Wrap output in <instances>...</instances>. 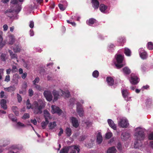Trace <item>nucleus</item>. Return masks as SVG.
<instances>
[{
  "instance_id": "9",
  "label": "nucleus",
  "mask_w": 153,
  "mask_h": 153,
  "mask_svg": "<svg viewBox=\"0 0 153 153\" xmlns=\"http://www.w3.org/2000/svg\"><path fill=\"white\" fill-rule=\"evenodd\" d=\"M51 112L53 114L57 113L59 115H60L62 113V110L58 107L56 106L55 105H52L51 106Z\"/></svg>"
},
{
  "instance_id": "23",
  "label": "nucleus",
  "mask_w": 153,
  "mask_h": 153,
  "mask_svg": "<svg viewBox=\"0 0 153 153\" xmlns=\"http://www.w3.org/2000/svg\"><path fill=\"white\" fill-rule=\"evenodd\" d=\"M102 136L100 132H98L97 135V141L98 144H100L102 141Z\"/></svg>"
},
{
  "instance_id": "32",
  "label": "nucleus",
  "mask_w": 153,
  "mask_h": 153,
  "mask_svg": "<svg viewBox=\"0 0 153 153\" xmlns=\"http://www.w3.org/2000/svg\"><path fill=\"white\" fill-rule=\"evenodd\" d=\"M123 71L124 73L126 74H128L131 73L130 70L127 67L123 68Z\"/></svg>"
},
{
  "instance_id": "40",
  "label": "nucleus",
  "mask_w": 153,
  "mask_h": 153,
  "mask_svg": "<svg viewBox=\"0 0 153 153\" xmlns=\"http://www.w3.org/2000/svg\"><path fill=\"white\" fill-rule=\"evenodd\" d=\"M65 132L66 134L68 136H70L71 134V130L69 128H67L66 129Z\"/></svg>"
},
{
  "instance_id": "47",
  "label": "nucleus",
  "mask_w": 153,
  "mask_h": 153,
  "mask_svg": "<svg viewBox=\"0 0 153 153\" xmlns=\"http://www.w3.org/2000/svg\"><path fill=\"white\" fill-rule=\"evenodd\" d=\"M17 126L18 127H24L25 126L24 124L20 122H19L17 123Z\"/></svg>"
},
{
  "instance_id": "20",
  "label": "nucleus",
  "mask_w": 153,
  "mask_h": 153,
  "mask_svg": "<svg viewBox=\"0 0 153 153\" xmlns=\"http://www.w3.org/2000/svg\"><path fill=\"white\" fill-rule=\"evenodd\" d=\"M70 119L73 126L76 128L78 126L79 124L78 120L76 118L72 117L70 118Z\"/></svg>"
},
{
  "instance_id": "64",
  "label": "nucleus",
  "mask_w": 153,
  "mask_h": 153,
  "mask_svg": "<svg viewBox=\"0 0 153 153\" xmlns=\"http://www.w3.org/2000/svg\"><path fill=\"white\" fill-rule=\"evenodd\" d=\"M31 122L34 125H36L37 123V121L35 119H34V120H31Z\"/></svg>"
},
{
  "instance_id": "2",
  "label": "nucleus",
  "mask_w": 153,
  "mask_h": 153,
  "mask_svg": "<svg viewBox=\"0 0 153 153\" xmlns=\"http://www.w3.org/2000/svg\"><path fill=\"white\" fill-rule=\"evenodd\" d=\"M10 3L13 5L11 9L7 10L6 13V15L10 19H16L13 16L12 12H15L16 13H19L21 9V4H19L17 0H11Z\"/></svg>"
},
{
  "instance_id": "48",
  "label": "nucleus",
  "mask_w": 153,
  "mask_h": 153,
  "mask_svg": "<svg viewBox=\"0 0 153 153\" xmlns=\"http://www.w3.org/2000/svg\"><path fill=\"white\" fill-rule=\"evenodd\" d=\"M39 81V79L38 77L36 78L33 81V83L34 85L36 84V83H38Z\"/></svg>"
},
{
  "instance_id": "49",
  "label": "nucleus",
  "mask_w": 153,
  "mask_h": 153,
  "mask_svg": "<svg viewBox=\"0 0 153 153\" xmlns=\"http://www.w3.org/2000/svg\"><path fill=\"white\" fill-rule=\"evenodd\" d=\"M10 80V77L9 75H6L5 76L4 81L6 82H8Z\"/></svg>"
},
{
  "instance_id": "12",
  "label": "nucleus",
  "mask_w": 153,
  "mask_h": 153,
  "mask_svg": "<svg viewBox=\"0 0 153 153\" xmlns=\"http://www.w3.org/2000/svg\"><path fill=\"white\" fill-rule=\"evenodd\" d=\"M67 5L66 1H61L60 3L58 5L60 9L62 11L64 10Z\"/></svg>"
},
{
  "instance_id": "56",
  "label": "nucleus",
  "mask_w": 153,
  "mask_h": 153,
  "mask_svg": "<svg viewBox=\"0 0 153 153\" xmlns=\"http://www.w3.org/2000/svg\"><path fill=\"white\" fill-rule=\"evenodd\" d=\"M3 69L0 68V79H2V76L3 75Z\"/></svg>"
},
{
  "instance_id": "10",
  "label": "nucleus",
  "mask_w": 153,
  "mask_h": 153,
  "mask_svg": "<svg viewBox=\"0 0 153 153\" xmlns=\"http://www.w3.org/2000/svg\"><path fill=\"white\" fill-rule=\"evenodd\" d=\"M46 99L48 101H51L53 99V96L51 92L48 91H45L43 93Z\"/></svg>"
},
{
  "instance_id": "59",
  "label": "nucleus",
  "mask_w": 153,
  "mask_h": 153,
  "mask_svg": "<svg viewBox=\"0 0 153 153\" xmlns=\"http://www.w3.org/2000/svg\"><path fill=\"white\" fill-rule=\"evenodd\" d=\"M109 51H112V49H113L114 47V45L112 44H111L109 45Z\"/></svg>"
},
{
  "instance_id": "41",
  "label": "nucleus",
  "mask_w": 153,
  "mask_h": 153,
  "mask_svg": "<svg viewBox=\"0 0 153 153\" xmlns=\"http://www.w3.org/2000/svg\"><path fill=\"white\" fill-rule=\"evenodd\" d=\"M147 48L149 50H152L153 49V44L152 42H149L148 43Z\"/></svg>"
},
{
  "instance_id": "16",
  "label": "nucleus",
  "mask_w": 153,
  "mask_h": 153,
  "mask_svg": "<svg viewBox=\"0 0 153 153\" xmlns=\"http://www.w3.org/2000/svg\"><path fill=\"white\" fill-rule=\"evenodd\" d=\"M130 134L127 132H123L121 135V138L123 140L126 141L130 137Z\"/></svg>"
},
{
  "instance_id": "39",
  "label": "nucleus",
  "mask_w": 153,
  "mask_h": 153,
  "mask_svg": "<svg viewBox=\"0 0 153 153\" xmlns=\"http://www.w3.org/2000/svg\"><path fill=\"white\" fill-rule=\"evenodd\" d=\"M9 118L13 121L16 122L17 120V119L13 114H9Z\"/></svg>"
},
{
  "instance_id": "42",
  "label": "nucleus",
  "mask_w": 153,
  "mask_h": 153,
  "mask_svg": "<svg viewBox=\"0 0 153 153\" xmlns=\"http://www.w3.org/2000/svg\"><path fill=\"white\" fill-rule=\"evenodd\" d=\"M26 105L27 106V108L29 109L30 108L32 109V105H31L30 102V101L29 99H28L26 102Z\"/></svg>"
},
{
  "instance_id": "51",
  "label": "nucleus",
  "mask_w": 153,
  "mask_h": 153,
  "mask_svg": "<svg viewBox=\"0 0 153 153\" xmlns=\"http://www.w3.org/2000/svg\"><path fill=\"white\" fill-rule=\"evenodd\" d=\"M17 69L16 66L13 65L12 67V72L15 73L17 71Z\"/></svg>"
},
{
  "instance_id": "4",
  "label": "nucleus",
  "mask_w": 153,
  "mask_h": 153,
  "mask_svg": "<svg viewBox=\"0 0 153 153\" xmlns=\"http://www.w3.org/2000/svg\"><path fill=\"white\" fill-rule=\"evenodd\" d=\"M53 94L54 96L53 101H56L59 98L60 96H64L66 97H68L70 95L69 92L68 91H66L65 92L61 90H59V91L54 90L53 91Z\"/></svg>"
},
{
  "instance_id": "29",
  "label": "nucleus",
  "mask_w": 153,
  "mask_h": 153,
  "mask_svg": "<svg viewBox=\"0 0 153 153\" xmlns=\"http://www.w3.org/2000/svg\"><path fill=\"white\" fill-rule=\"evenodd\" d=\"M4 90L7 91L9 92H12L14 91L15 89V88L13 86H10L9 87L7 88H4Z\"/></svg>"
},
{
  "instance_id": "25",
  "label": "nucleus",
  "mask_w": 153,
  "mask_h": 153,
  "mask_svg": "<svg viewBox=\"0 0 153 153\" xmlns=\"http://www.w3.org/2000/svg\"><path fill=\"white\" fill-rule=\"evenodd\" d=\"M21 46L20 45H15L13 50L14 52L17 53L20 52L21 50Z\"/></svg>"
},
{
  "instance_id": "55",
  "label": "nucleus",
  "mask_w": 153,
  "mask_h": 153,
  "mask_svg": "<svg viewBox=\"0 0 153 153\" xmlns=\"http://www.w3.org/2000/svg\"><path fill=\"white\" fill-rule=\"evenodd\" d=\"M67 22L71 24L72 26H75L76 24L74 22H72V21H71L69 20H67Z\"/></svg>"
},
{
  "instance_id": "38",
  "label": "nucleus",
  "mask_w": 153,
  "mask_h": 153,
  "mask_svg": "<svg viewBox=\"0 0 153 153\" xmlns=\"http://www.w3.org/2000/svg\"><path fill=\"white\" fill-rule=\"evenodd\" d=\"M48 123V120H45V121L42 122L41 123V126L42 128L43 129L45 128L46 126H47Z\"/></svg>"
},
{
  "instance_id": "62",
  "label": "nucleus",
  "mask_w": 153,
  "mask_h": 153,
  "mask_svg": "<svg viewBox=\"0 0 153 153\" xmlns=\"http://www.w3.org/2000/svg\"><path fill=\"white\" fill-rule=\"evenodd\" d=\"M59 130H60V131L58 135L59 136H60L62 134H63V130L62 128H59Z\"/></svg>"
},
{
  "instance_id": "52",
  "label": "nucleus",
  "mask_w": 153,
  "mask_h": 153,
  "mask_svg": "<svg viewBox=\"0 0 153 153\" xmlns=\"http://www.w3.org/2000/svg\"><path fill=\"white\" fill-rule=\"evenodd\" d=\"M29 95L31 97L33 94V91L31 89H29Z\"/></svg>"
},
{
  "instance_id": "18",
  "label": "nucleus",
  "mask_w": 153,
  "mask_h": 153,
  "mask_svg": "<svg viewBox=\"0 0 153 153\" xmlns=\"http://www.w3.org/2000/svg\"><path fill=\"white\" fill-rule=\"evenodd\" d=\"M3 32L0 31V48L3 47L6 44V42L3 40L2 37Z\"/></svg>"
},
{
  "instance_id": "37",
  "label": "nucleus",
  "mask_w": 153,
  "mask_h": 153,
  "mask_svg": "<svg viewBox=\"0 0 153 153\" xmlns=\"http://www.w3.org/2000/svg\"><path fill=\"white\" fill-rule=\"evenodd\" d=\"M12 108L13 111L14 113L17 116L19 114V111L18 108L16 106H13Z\"/></svg>"
},
{
  "instance_id": "31",
  "label": "nucleus",
  "mask_w": 153,
  "mask_h": 153,
  "mask_svg": "<svg viewBox=\"0 0 153 153\" xmlns=\"http://www.w3.org/2000/svg\"><path fill=\"white\" fill-rule=\"evenodd\" d=\"M70 150V146L65 147L61 149L60 152V153H68Z\"/></svg>"
},
{
  "instance_id": "33",
  "label": "nucleus",
  "mask_w": 153,
  "mask_h": 153,
  "mask_svg": "<svg viewBox=\"0 0 153 153\" xmlns=\"http://www.w3.org/2000/svg\"><path fill=\"white\" fill-rule=\"evenodd\" d=\"M122 94L123 97L125 99H126V97H128L129 94L127 90H123L122 91Z\"/></svg>"
},
{
  "instance_id": "22",
  "label": "nucleus",
  "mask_w": 153,
  "mask_h": 153,
  "mask_svg": "<svg viewBox=\"0 0 153 153\" xmlns=\"http://www.w3.org/2000/svg\"><path fill=\"white\" fill-rule=\"evenodd\" d=\"M91 3H92V7L94 9H97L99 5V3L97 0H92Z\"/></svg>"
},
{
  "instance_id": "24",
  "label": "nucleus",
  "mask_w": 153,
  "mask_h": 153,
  "mask_svg": "<svg viewBox=\"0 0 153 153\" xmlns=\"http://www.w3.org/2000/svg\"><path fill=\"white\" fill-rule=\"evenodd\" d=\"M44 117L46 120H48L50 118V114L49 112L46 110H45L43 111Z\"/></svg>"
},
{
  "instance_id": "21",
  "label": "nucleus",
  "mask_w": 153,
  "mask_h": 153,
  "mask_svg": "<svg viewBox=\"0 0 153 153\" xmlns=\"http://www.w3.org/2000/svg\"><path fill=\"white\" fill-rule=\"evenodd\" d=\"M9 143V140L6 139H1L0 140V145L1 147H4Z\"/></svg>"
},
{
  "instance_id": "60",
  "label": "nucleus",
  "mask_w": 153,
  "mask_h": 153,
  "mask_svg": "<svg viewBox=\"0 0 153 153\" xmlns=\"http://www.w3.org/2000/svg\"><path fill=\"white\" fill-rule=\"evenodd\" d=\"M3 27L4 31H7L8 29V26L7 25H4Z\"/></svg>"
},
{
  "instance_id": "3",
  "label": "nucleus",
  "mask_w": 153,
  "mask_h": 153,
  "mask_svg": "<svg viewBox=\"0 0 153 153\" xmlns=\"http://www.w3.org/2000/svg\"><path fill=\"white\" fill-rule=\"evenodd\" d=\"M44 102L39 100L38 102L35 101L32 105V109L33 113L36 114H40L42 112V109L45 106Z\"/></svg>"
},
{
  "instance_id": "5",
  "label": "nucleus",
  "mask_w": 153,
  "mask_h": 153,
  "mask_svg": "<svg viewBox=\"0 0 153 153\" xmlns=\"http://www.w3.org/2000/svg\"><path fill=\"white\" fill-rule=\"evenodd\" d=\"M118 126L122 128H126L129 126V123L128 120L125 118H121L118 121Z\"/></svg>"
},
{
  "instance_id": "36",
  "label": "nucleus",
  "mask_w": 153,
  "mask_h": 153,
  "mask_svg": "<svg viewBox=\"0 0 153 153\" xmlns=\"http://www.w3.org/2000/svg\"><path fill=\"white\" fill-rule=\"evenodd\" d=\"M96 20L94 19H90L86 22L87 24L90 25H93L95 22Z\"/></svg>"
},
{
  "instance_id": "63",
  "label": "nucleus",
  "mask_w": 153,
  "mask_h": 153,
  "mask_svg": "<svg viewBox=\"0 0 153 153\" xmlns=\"http://www.w3.org/2000/svg\"><path fill=\"white\" fill-rule=\"evenodd\" d=\"M149 140H153V132L150 134L149 136Z\"/></svg>"
},
{
  "instance_id": "6",
  "label": "nucleus",
  "mask_w": 153,
  "mask_h": 153,
  "mask_svg": "<svg viewBox=\"0 0 153 153\" xmlns=\"http://www.w3.org/2000/svg\"><path fill=\"white\" fill-rule=\"evenodd\" d=\"M123 56L121 55H118L116 56V59L117 63L115 64V66L117 68L123 67L125 64H120L123 60Z\"/></svg>"
},
{
  "instance_id": "17",
  "label": "nucleus",
  "mask_w": 153,
  "mask_h": 153,
  "mask_svg": "<svg viewBox=\"0 0 153 153\" xmlns=\"http://www.w3.org/2000/svg\"><path fill=\"white\" fill-rule=\"evenodd\" d=\"M6 103L7 101L6 100L2 99L0 100V104L1 107L4 110H6L7 108Z\"/></svg>"
},
{
  "instance_id": "1",
  "label": "nucleus",
  "mask_w": 153,
  "mask_h": 153,
  "mask_svg": "<svg viewBox=\"0 0 153 153\" xmlns=\"http://www.w3.org/2000/svg\"><path fill=\"white\" fill-rule=\"evenodd\" d=\"M144 132V129L140 127H137L135 129L134 132L135 141L134 146V148H139L142 146L141 141L145 138Z\"/></svg>"
},
{
  "instance_id": "34",
  "label": "nucleus",
  "mask_w": 153,
  "mask_h": 153,
  "mask_svg": "<svg viewBox=\"0 0 153 153\" xmlns=\"http://www.w3.org/2000/svg\"><path fill=\"white\" fill-rule=\"evenodd\" d=\"M56 123L55 122H53L52 123H50L48 126L50 129H52L56 127Z\"/></svg>"
},
{
  "instance_id": "13",
  "label": "nucleus",
  "mask_w": 153,
  "mask_h": 153,
  "mask_svg": "<svg viewBox=\"0 0 153 153\" xmlns=\"http://www.w3.org/2000/svg\"><path fill=\"white\" fill-rule=\"evenodd\" d=\"M71 151L70 153H76V151L78 153L80 151V149L78 146H70V150Z\"/></svg>"
},
{
  "instance_id": "8",
  "label": "nucleus",
  "mask_w": 153,
  "mask_h": 153,
  "mask_svg": "<svg viewBox=\"0 0 153 153\" xmlns=\"http://www.w3.org/2000/svg\"><path fill=\"white\" fill-rule=\"evenodd\" d=\"M76 105V111L77 113L80 117H82L84 114V111L82 106V105L79 102H77Z\"/></svg>"
},
{
  "instance_id": "27",
  "label": "nucleus",
  "mask_w": 153,
  "mask_h": 153,
  "mask_svg": "<svg viewBox=\"0 0 153 153\" xmlns=\"http://www.w3.org/2000/svg\"><path fill=\"white\" fill-rule=\"evenodd\" d=\"M8 52L10 53L11 58L12 59H16L17 60V61L18 62L19 61L17 59V54L13 53L11 50H9Z\"/></svg>"
},
{
  "instance_id": "46",
  "label": "nucleus",
  "mask_w": 153,
  "mask_h": 153,
  "mask_svg": "<svg viewBox=\"0 0 153 153\" xmlns=\"http://www.w3.org/2000/svg\"><path fill=\"white\" fill-rule=\"evenodd\" d=\"M6 55L5 54L2 53L1 55V59L3 61H5L6 60Z\"/></svg>"
},
{
  "instance_id": "54",
  "label": "nucleus",
  "mask_w": 153,
  "mask_h": 153,
  "mask_svg": "<svg viewBox=\"0 0 153 153\" xmlns=\"http://www.w3.org/2000/svg\"><path fill=\"white\" fill-rule=\"evenodd\" d=\"M29 117V115L28 114L25 113L23 115L22 118L24 119H26Z\"/></svg>"
},
{
  "instance_id": "30",
  "label": "nucleus",
  "mask_w": 153,
  "mask_h": 153,
  "mask_svg": "<svg viewBox=\"0 0 153 153\" xmlns=\"http://www.w3.org/2000/svg\"><path fill=\"white\" fill-rule=\"evenodd\" d=\"M117 150L114 147L109 148L107 151V153H116Z\"/></svg>"
},
{
  "instance_id": "43",
  "label": "nucleus",
  "mask_w": 153,
  "mask_h": 153,
  "mask_svg": "<svg viewBox=\"0 0 153 153\" xmlns=\"http://www.w3.org/2000/svg\"><path fill=\"white\" fill-rule=\"evenodd\" d=\"M112 136V134L111 132H107L105 134V137L106 138L109 139Z\"/></svg>"
},
{
  "instance_id": "7",
  "label": "nucleus",
  "mask_w": 153,
  "mask_h": 153,
  "mask_svg": "<svg viewBox=\"0 0 153 153\" xmlns=\"http://www.w3.org/2000/svg\"><path fill=\"white\" fill-rule=\"evenodd\" d=\"M129 80L130 83L133 85L137 84L139 81V79L137 77L133 74H131Z\"/></svg>"
},
{
  "instance_id": "26",
  "label": "nucleus",
  "mask_w": 153,
  "mask_h": 153,
  "mask_svg": "<svg viewBox=\"0 0 153 153\" xmlns=\"http://www.w3.org/2000/svg\"><path fill=\"white\" fill-rule=\"evenodd\" d=\"M106 81L108 85L110 86L113 85L114 83V80L111 77H108L106 78Z\"/></svg>"
},
{
  "instance_id": "53",
  "label": "nucleus",
  "mask_w": 153,
  "mask_h": 153,
  "mask_svg": "<svg viewBox=\"0 0 153 153\" xmlns=\"http://www.w3.org/2000/svg\"><path fill=\"white\" fill-rule=\"evenodd\" d=\"M35 85V88L37 90L41 91L42 90V87H41L39 85L36 84Z\"/></svg>"
},
{
  "instance_id": "44",
  "label": "nucleus",
  "mask_w": 153,
  "mask_h": 153,
  "mask_svg": "<svg viewBox=\"0 0 153 153\" xmlns=\"http://www.w3.org/2000/svg\"><path fill=\"white\" fill-rule=\"evenodd\" d=\"M0 97L1 98H7V96L5 94L4 91H1L0 93Z\"/></svg>"
},
{
  "instance_id": "35",
  "label": "nucleus",
  "mask_w": 153,
  "mask_h": 153,
  "mask_svg": "<svg viewBox=\"0 0 153 153\" xmlns=\"http://www.w3.org/2000/svg\"><path fill=\"white\" fill-rule=\"evenodd\" d=\"M124 53L126 56H131V52L129 49L127 48H125L124 49Z\"/></svg>"
},
{
  "instance_id": "61",
  "label": "nucleus",
  "mask_w": 153,
  "mask_h": 153,
  "mask_svg": "<svg viewBox=\"0 0 153 153\" xmlns=\"http://www.w3.org/2000/svg\"><path fill=\"white\" fill-rule=\"evenodd\" d=\"M34 26V22L33 21H31L30 22L29 24V26L31 28H33Z\"/></svg>"
},
{
  "instance_id": "15",
  "label": "nucleus",
  "mask_w": 153,
  "mask_h": 153,
  "mask_svg": "<svg viewBox=\"0 0 153 153\" xmlns=\"http://www.w3.org/2000/svg\"><path fill=\"white\" fill-rule=\"evenodd\" d=\"M8 150H21L22 149V147L19 145H13L10 146L9 147H7Z\"/></svg>"
},
{
  "instance_id": "19",
  "label": "nucleus",
  "mask_w": 153,
  "mask_h": 153,
  "mask_svg": "<svg viewBox=\"0 0 153 153\" xmlns=\"http://www.w3.org/2000/svg\"><path fill=\"white\" fill-rule=\"evenodd\" d=\"M109 126L114 130L117 129L116 125L114 123V121L111 119H108L107 120Z\"/></svg>"
},
{
  "instance_id": "58",
  "label": "nucleus",
  "mask_w": 153,
  "mask_h": 153,
  "mask_svg": "<svg viewBox=\"0 0 153 153\" xmlns=\"http://www.w3.org/2000/svg\"><path fill=\"white\" fill-rule=\"evenodd\" d=\"M75 100L74 98H72L70 99V105H73L75 102Z\"/></svg>"
},
{
  "instance_id": "11",
  "label": "nucleus",
  "mask_w": 153,
  "mask_h": 153,
  "mask_svg": "<svg viewBox=\"0 0 153 153\" xmlns=\"http://www.w3.org/2000/svg\"><path fill=\"white\" fill-rule=\"evenodd\" d=\"M139 55L140 57L143 59L147 58V55L146 52L143 48H140L139 50Z\"/></svg>"
},
{
  "instance_id": "45",
  "label": "nucleus",
  "mask_w": 153,
  "mask_h": 153,
  "mask_svg": "<svg viewBox=\"0 0 153 153\" xmlns=\"http://www.w3.org/2000/svg\"><path fill=\"white\" fill-rule=\"evenodd\" d=\"M99 73L98 71L96 70L94 71L92 74L93 76L94 77L97 78L99 76Z\"/></svg>"
},
{
  "instance_id": "14",
  "label": "nucleus",
  "mask_w": 153,
  "mask_h": 153,
  "mask_svg": "<svg viewBox=\"0 0 153 153\" xmlns=\"http://www.w3.org/2000/svg\"><path fill=\"white\" fill-rule=\"evenodd\" d=\"M7 40L9 44L12 45L15 42V38L14 35L12 34H10L8 36Z\"/></svg>"
},
{
  "instance_id": "28",
  "label": "nucleus",
  "mask_w": 153,
  "mask_h": 153,
  "mask_svg": "<svg viewBox=\"0 0 153 153\" xmlns=\"http://www.w3.org/2000/svg\"><path fill=\"white\" fill-rule=\"evenodd\" d=\"M100 11L104 13H105V11L107 8V7L104 4H101L99 7Z\"/></svg>"
},
{
  "instance_id": "50",
  "label": "nucleus",
  "mask_w": 153,
  "mask_h": 153,
  "mask_svg": "<svg viewBox=\"0 0 153 153\" xmlns=\"http://www.w3.org/2000/svg\"><path fill=\"white\" fill-rule=\"evenodd\" d=\"M17 97L18 101L19 102H20L22 100V98L21 96L19 94H17Z\"/></svg>"
},
{
  "instance_id": "57",
  "label": "nucleus",
  "mask_w": 153,
  "mask_h": 153,
  "mask_svg": "<svg viewBox=\"0 0 153 153\" xmlns=\"http://www.w3.org/2000/svg\"><path fill=\"white\" fill-rule=\"evenodd\" d=\"M118 42L121 43H124L125 42V39L122 37H120L119 39Z\"/></svg>"
}]
</instances>
